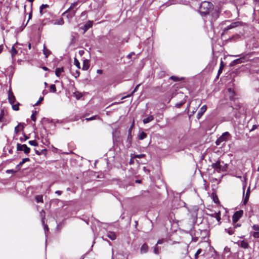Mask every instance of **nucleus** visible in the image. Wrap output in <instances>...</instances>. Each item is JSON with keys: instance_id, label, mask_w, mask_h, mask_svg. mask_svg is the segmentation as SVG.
<instances>
[{"instance_id": "1", "label": "nucleus", "mask_w": 259, "mask_h": 259, "mask_svg": "<svg viewBox=\"0 0 259 259\" xmlns=\"http://www.w3.org/2000/svg\"><path fill=\"white\" fill-rule=\"evenodd\" d=\"M213 8V5L208 2L204 1L201 3L200 7V13L202 16L208 14L209 11Z\"/></svg>"}, {"instance_id": "2", "label": "nucleus", "mask_w": 259, "mask_h": 259, "mask_svg": "<svg viewBox=\"0 0 259 259\" xmlns=\"http://www.w3.org/2000/svg\"><path fill=\"white\" fill-rule=\"evenodd\" d=\"M243 211L240 210L236 211L232 216V221L233 223H236L242 217Z\"/></svg>"}, {"instance_id": "3", "label": "nucleus", "mask_w": 259, "mask_h": 259, "mask_svg": "<svg viewBox=\"0 0 259 259\" xmlns=\"http://www.w3.org/2000/svg\"><path fill=\"white\" fill-rule=\"evenodd\" d=\"M229 136L230 134L228 132H226L224 133L220 138L217 140L215 142L216 144L217 145H219L221 143L226 141Z\"/></svg>"}, {"instance_id": "4", "label": "nucleus", "mask_w": 259, "mask_h": 259, "mask_svg": "<svg viewBox=\"0 0 259 259\" xmlns=\"http://www.w3.org/2000/svg\"><path fill=\"white\" fill-rule=\"evenodd\" d=\"M17 150L18 151H23L26 154H28L30 151V148L26 145L19 143L17 144Z\"/></svg>"}, {"instance_id": "5", "label": "nucleus", "mask_w": 259, "mask_h": 259, "mask_svg": "<svg viewBox=\"0 0 259 259\" xmlns=\"http://www.w3.org/2000/svg\"><path fill=\"white\" fill-rule=\"evenodd\" d=\"M240 24L239 22H235L232 23L230 25H227L224 29V31L225 32L229 29H233L235 28L236 27L238 26Z\"/></svg>"}, {"instance_id": "6", "label": "nucleus", "mask_w": 259, "mask_h": 259, "mask_svg": "<svg viewBox=\"0 0 259 259\" xmlns=\"http://www.w3.org/2000/svg\"><path fill=\"white\" fill-rule=\"evenodd\" d=\"M76 10H70V11L68 12L67 13H65V12L63 13L62 15L66 16V18L70 20L72 19L75 15Z\"/></svg>"}, {"instance_id": "7", "label": "nucleus", "mask_w": 259, "mask_h": 259, "mask_svg": "<svg viewBox=\"0 0 259 259\" xmlns=\"http://www.w3.org/2000/svg\"><path fill=\"white\" fill-rule=\"evenodd\" d=\"M211 167L216 169L217 171L223 170V168H222V165H221V162L220 161H217L215 163H213L211 164Z\"/></svg>"}, {"instance_id": "8", "label": "nucleus", "mask_w": 259, "mask_h": 259, "mask_svg": "<svg viewBox=\"0 0 259 259\" xmlns=\"http://www.w3.org/2000/svg\"><path fill=\"white\" fill-rule=\"evenodd\" d=\"M207 109V106L206 105H203L202 106L201 108L200 109L197 115V119H199L203 113L206 111Z\"/></svg>"}, {"instance_id": "9", "label": "nucleus", "mask_w": 259, "mask_h": 259, "mask_svg": "<svg viewBox=\"0 0 259 259\" xmlns=\"http://www.w3.org/2000/svg\"><path fill=\"white\" fill-rule=\"evenodd\" d=\"M210 216L211 217H213V218H215L217 219V221L219 222V224H221V212H220V211H219L218 212H215V213H212V214H210Z\"/></svg>"}, {"instance_id": "10", "label": "nucleus", "mask_w": 259, "mask_h": 259, "mask_svg": "<svg viewBox=\"0 0 259 259\" xmlns=\"http://www.w3.org/2000/svg\"><path fill=\"white\" fill-rule=\"evenodd\" d=\"M148 250V246L146 243H144L140 248L141 253H146Z\"/></svg>"}, {"instance_id": "11", "label": "nucleus", "mask_w": 259, "mask_h": 259, "mask_svg": "<svg viewBox=\"0 0 259 259\" xmlns=\"http://www.w3.org/2000/svg\"><path fill=\"white\" fill-rule=\"evenodd\" d=\"M244 60H245V58L244 57H242V58H240L234 60L231 63V65H234L235 64H239V63H241L242 62H244Z\"/></svg>"}, {"instance_id": "12", "label": "nucleus", "mask_w": 259, "mask_h": 259, "mask_svg": "<svg viewBox=\"0 0 259 259\" xmlns=\"http://www.w3.org/2000/svg\"><path fill=\"white\" fill-rule=\"evenodd\" d=\"M15 100H16L15 97L13 95L12 93L9 92V101L11 105L14 104L15 102Z\"/></svg>"}, {"instance_id": "13", "label": "nucleus", "mask_w": 259, "mask_h": 259, "mask_svg": "<svg viewBox=\"0 0 259 259\" xmlns=\"http://www.w3.org/2000/svg\"><path fill=\"white\" fill-rule=\"evenodd\" d=\"M90 67L89 61L88 60H84L82 65V70H87Z\"/></svg>"}, {"instance_id": "14", "label": "nucleus", "mask_w": 259, "mask_h": 259, "mask_svg": "<svg viewBox=\"0 0 259 259\" xmlns=\"http://www.w3.org/2000/svg\"><path fill=\"white\" fill-rule=\"evenodd\" d=\"M78 4V2H75L73 3H72L70 6V7L65 11V13H68V12L70 11V10H74V9L75 7H76Z\"/></svg>"}, {"instance_id": "15", "label": "nucleus", "mask_w": 259, "mask_h": 259, "mask_svg": "<svg viewBox=\"0 0 259 259\" xmlns=\"http://www.w3.org/2000/svg\"><path fill=\"white\" fill-rule=\"evenodd\" d=\"M24 125L22 123H19L17 126L15 127L14 132L15 134H18L20 130H23Z\"/></svg>"}, {"instance_id": "16", "label": "nucleus", "mask_w": 259, "mask_h": 259, "mask_svg": "<svg viewBox=\"0 0 259 259\" xmlns=\"http://www.w3.org/2000/svg\"><path fill=\"white\" fill-rule=\"evenodd\" d=\"M53 24L54 25H62L64 24V20L62 18H60L59 19L53 21Z\"/></svg>"}, {"instance_id": "17", "label": "nucleus", "mask_w": 259, "mask_h": 259, "mask_svg": "<svg viewBox=\"0 0 259 259\" xmlns=\"http://www.w3.org/2000/svg\"><path fill=\"white\" fill-rule=\"evenodd\" d=\"M93 22L89 21L84 25V31H86L87 30L91 28L93 26Z\"/></svg>"}, {"instance_id": "18", "label": "nucleus", "mask_w": 259, "mask_h": 259, "mask_svg": "<svg viewBox=\"0 0 259 259\" xmlns=\"http://www.w3.org/2000/svg\"><path fill=\"white\" fill-rule=\"evenodd\" d=\"M153 119H154L153 116L152 115H150L148 117L144 118L143 120V122L144 124H146V123H148L152 121V120H153Z\"/></svg>"}, {"instance_id": "19", "label": "nucleus", "mask_w": 259, "mask_h": 259, "mask_svg": "<svg viewBox=\"0 0 259 259\" xmlns=\"http://www.w3.org/2000/svg\"><path fill=\"white\" fill-rule=\"evenodd\" d=\"M64 72L63 67L57 68L55 70V74L57 76H60L61 73Z\"/></svg>"}, {"instance_id": "20", "label": "nucleus", "mask_w": 259, "mask_h": 259, "mask_svg": "<svg viewBox=\"0 0 259 259\" xmlns=\"http://www.w3.org/2000/svg\"><path fill=\"white\" fill-rule=\"evenodd\" d=\"M132 135H128L127 140H126V147L127 148H130L132 144Z\"/></svg>"}, {"instance_id": "21", "label": "nucleus", "mask_w": 259, "mask_h": 259, "mask_svg": "<svg viewBox=\"0 0 259 259\" xmlns=\"http://www.w3.org/2000/svg\"><path fill=\"white\" fill-rule=\"evenodd\" d=\"M225 230L230 235H233L235 232V229L233 227H230L228 229H225Z\"/></svg>"}, {"instance_id": "22", "label": "nucleus", "mask_w": 259, "mask_h": 259, "mask_svg": "<svg viewBox=\"0 0 259 259\" xmlns=\"http://www.w3.org/2000/svg\"><path fill=\"white\" fill-rule=\"evenodd\" d=\"M107 237L112 240H114L116 239L115 234L112 232H109L108 233Z\"/></svg>"}, {"instance_id": "23", "label": "nucleus", "mask_w": 259, "mask_h": 259, "mask_svg": "<svg viewBox=\"0 0 259 259\" xmlns=\"http://www.w3.org/2000/svg\"><path fill=\"white\" fill-rule=\"evenodd\" d=\"M44 54L45 55L46 57L47 58L51 54V52L49 50H48L44 45V50H43Z\"/></svg>"}, {"instance_id": "24", "label": "nucleus", "mask_w": 259, "mask_h": 259, "mask_svg": "<svg viewBox=\"0 0 259 259\" xmlns=\"http://www.w3.org/2000/svg\"><path fill=\"white\" fill-rule=\"evenodd\" d=\"M35 200L37 203H38V202L43 203L44 202L43 197H42V195H36L35 196Z\"/></svg>"}, {"instance_id": "25", "label": "nucleus", "mask_w": 259, "mask_h": 259, "mask_svg": "<svg viewBox=\"0 0 259 259\" xmlns=\"http://www.w3.org/2000/svg\"><path fill=\"white\" fill-rule=\"evenodd\" d=\"M240 246L245 249L247 248L248 247V243L244 240H242L241 241Z\"/></svg>"}, {"instance_id": "26", "label": "nucleus", "mask_w": 259, "mask_h": 259, "mask_svg": "<svg viewBox=\"0 0 259 259\" xmlns=\"http://www.w3.org/2000/svg\"><path fill=\"white\" fill-rule=\"evenodd\" d=\"M40 215L41 218V223L42 224H44L45 219V211L44 210H41L40 211Z\"/></svg>"}, {"instance_id": "27", "label": "nucleus", "mask_w": 259, "mask_h": 259, "mask_svg": "<svg viewBox=\"0 0 259 259\" xmlns=\"http://www.w3.org/2000/svg\"><path fill=\"white\" fill-rule=\"evenodd\" d=\"M146 137H147V134L145 133H144V132H141L138 136V138L140 140H142L146 138Z\"/></svg>"}, {"instance_id": "28", "label": "nucleus", "mask_w": 259, "mask_h": 259, "mask_svg": "<svg viewBox=\"0 0 259 259\" xmlns=\"http://www.w3.org/2000/svg\"><path fill=\"white\" fill-rule=\"evenodd\" d=\"M224 66H225V64H224L223 61H221L220 67L218 70V76H219L220 74L222 72V70H223V67H224Z\"/></svg>"}, {"instance_id": "29", "label": "nucleus", "mask_w": 259, "mask_h": 259, "mask_svg": "<svg viewBox=\"0 0 259 259\" xmlns=\"http://www.w3.org/2000/svg\"><path fill=\"white\" fill-rule=\"evenodd\" d=\"M11 53L12 57H14L17 54V51L14 46H13L11 49Z\"/></svg>"}, {"instance_id": "30", "label": "nucleus", "mask_w": 259, "mask_h": 259, "mask_svg": "<svg viewBox=\"0 0 259 259\" xmlns=\"http://www.w3.org/2000/svg\"><path fill=\"white\" fill-rule=\"evenodd\" d=\"M140 84H139L137 85L136 87H135L134 90L133 91V92L132 93V94L131 95H127V96H125L124 97H122V99H124V98H125L126 97H130L131 96H132L134 93L137 92V91L138 90V88L140 87Z\"/></svg>"}, {"instance_id": "31", "label": "nucleus", "mask_w": 259, "mask_h": 259, "mask_svg": "<svg viewBox=\"0 0 259 259\" xmlns=\"http://www.w3.org/2000/svg\"><path fill=\"white\" fill-rule=\"evenodd\" d=\"M53 20H50V18L45 19L42 21V24L43 25H46V24H47V23H48L49 22H51L52 23H53Z\"/></svg>"}, {"instance_id": "32", "label": "nucleus", "mask_w": 259, "mask_h": 259, "mask_svg": "<svg viewBox=\"0 0 259 259\" xmlns=\"http://www.w3.org/2000/svg\"><path fill=\"white\" fill-rule=\"evenodd\" d=\"M50 91L51 92H53V93L56 92V85L55 84H53L50 85Z\"/></svg>"}, {"instance_id": "33", "label": "nucleus", "mask_w": 259, "mask_h": 259, "mask_svg": "<svg viewBox=\"0 0 259 259\" xmlns=\"http://www.w3.org/2000/svg\"><path fill=\"white\" fill-rule=\"evenodd\" d=\"M49 7V6L47 4L46 5H42L40 7V9H39V12L40 13L41 15L42 14V11L45 8H47Z\"/></svg>"}, {"instance_id": "34", "label": "nucleus", "mask_w": 259, "mask_h": 259, "mask_svg": "<svg viewBox=\"0 0 259 259\" xmlns=\"http://www.w3.org/2000/svg\"><path fill=\"white\" fill-rule=\"evenodd\" d=\"M37 114V112L36 111H34L31 116V119L33 121H36V115Z\"/></svg>"}, {"instance_id": "35", "label": "nucleus", "mask_w": 259, "mask_h": 259, "mask_svg": "<svg viewBox=\"0 0 259 259\" xmlns=\"http://www.w3.org/2000/svg\"><path fill=\"white\" fill-rule=\"evenodd\" d=\"M170 78L174 81H179V80L183 79V78H181L180 79L178 77H177L176 76H171L170 77Z\"/></svg>"}, {"instance_id": "36", "label": "nucleus", "mask_w": 259, "mask_h": 259, "mask_svg": "<svg viewBox=\"0 0 259 259\" xmlns=\"http://www.w3.org/2000/svg\"><path fill=\"white\" fill-rule=\"evenodd\" d=\"M201 252H202L201 249H199L197 250V251H196V252L195 253V255H194L195 259H198V255L199 254H200Z\"/></svg>"}, {"instance_id": "37", "label": "nucleus", "mask_w": 259, "mask_h": 259, "mask_svg": "<svg viewBox=\"0 0 259 259\" xmlns=\"http://www.w3.org/2000/svg\"><path fill=\"white\" fill-rule=\"evenodd\" d=\"M74 64L75 65V66L78 68H80V63L78 61V60L76 59V58H74Z\"/></svg>"}, {"instance_id": "38", "label": "nucleus", "mask_w": 259, "mask_h": 259, "mask_svg": "<svg viewBox=\"0 0 259 259\" xmlns=\"http://www.w3.org/2000/svg\"><path fill=\"white\" fill-rule=\"evenodd\" d=\"M19 103H17L16 104L14 105V104H13L12 105V108H13V109L14 110H15V111H18L19 110Z\"/></svg>"}, {"instance_id": "39", "label": "nucleus", "mask_w": 259, "mask_h": 259, "mask_svg": "<svg viewBox=\"0 0 259 259\" xmlns=\"http://www.w3.org/2000/svg\"><path fill=\"white\" fill-rule=\"evenodd\" d=\"M30 159L29 158H25L22 159V160L19 163V165H22L25 162L27 161H29Z\"/></svg>"}, {"instance_id": "40", "label": "nucleus", "mask_w": 259, "mask_h": 259, "mask_svg": "<svg viewBox=\"0 0 259 259\" xmlns=\"http://www.w3.org/2000/svg\"><path fill=\"white\" fill-rule=\"evenodd\" d=\"M28 143L30 145L34 146H36L38 145L37 143L36 142V141L35 140L29 141Z\"/></svg>"}, {"instance_id": "41", "label": "nucleus", "mask_w": 259, "mask_h": 259, "mask_svg": "<svg viewBox=\"0 0 259 259\" xmlns=\"http://www.w3.org/2000/svg\"><path fill=\"white\" fill-rule=\"evenodd\" d=\"M44 100V97H40L38 101L36 103H35L33 106H37L38 105Z\"/></svg>"}, {"instance_id": "42", "label": "nucleus", "mask_w": 259, "mask_h": 259, "mask_svg": "<svg viewBox=\"0 0 259 259\" xmlns=\"http://www.w3.org/2000/svg\"><path fill=\"white\" fill-rule=\"evenodd\" d=\"M97 118H99V117H98V116L95 115V116H92V117H90V118H87L85 119V120H87V121H90V120H92L96 119H97Z\"/></svg>"}, {"instance_id": "43", "label": "nucleus", "mask_w": 259, "mask_h": 259, "mask_svg": "<svg viewBox=\"0 0 259 259\" xmlns=\"http://www.w3.org/2000/svg\"><path fill=\"white\" fill-rule=\"evenodd\" d=\"M253 237L255 238H259V232H254L252 234Z\"/></svg>"}, {"instance_id": "44", "label": "nucleus", "mask_w": 259, "mask_h": 259, "mask_svg": "<svg viewBox=\"0 0 259 259\" xmlns=\"http://www.w3.org/2000/svg\"><path fill=\"white\" fill-rule=\"evenodd\" d=\"M252 229L258 232V231H259V226L258 225H254L252 226Z\"/></svg>"}, {"instance_id": "45", "label": "nucleus", "mask_w": 259, "mask_h": 259, "mask_svg": "<svg viewBox=\"0 0 259 259\" xmlns=\"http://www.w3.org/2000/svg\"><path fill=\"white\" fill-rule=\"evenodd\" d=\"M134 126V123L130 126L128 131V135H132V130Z\"/></svg>"}, {"instance_id": "46", "label": "nucleus", "mask_w": 259, "mask_h": 259, "mask_svg": "<svg viewBox=\"0 0 259 259\" xmlns=\"http://www.w3.org/2000/svg\"><path fill=\"white\" fill-rule=\"evenodd\" d=\"M154 252L156 254H158L159 253L158 248L156 245V246L154 248Z\"/></svg>"}, {"instance_id": "47", "label": "nucleus", "mask_w": 259, "mask_h": 259, "mask_svg": "<svg viewBox=\"0 0 259 259\" xmlns=\"http://www.w3.org/2000/svg\"><path fill=\"white\" fill-rule=\"evenodd\" d=\"M144 157H145V154H139V155H136L135 156V157H137V158H143Z\"/></svg>"}, {"instance_id": "48", "label": "nucleus", "mask_w": 259, "mask_h": 259, "mask_svg": "<svg viewBox=\"0 0 259 259\" xmlns=\"http://www.w3.org/2000/svg\"><path fill=\"white\" fill-rule=\"evenodd\" d=\"M4 115V110H1L0 113V121L2 120Z\"/></svg>"}, {"instance_id": "49", "label": "nucleus", "mask_w": 259, "mask_h": 259, "mask_svg": "<svg viewBox=\"0 0 259 259\" xmlns=\"http://www.w3.org/2000/svg\"><path fill=\"white\" fill-rule=\"evenodd\" d=\"M16 171L14 169H8L6 170L7 174L14 173Z\"/></svg>"}, {"instance_id": "50", "label": "nucleus", "mask_w": 259, "mask_h": 259, "mask_svg": "<svg viewBox=\"0 0 259 259\" xmlns=\"http://www.w3.org/2000/svg\"><path fill=\"white\" fill-rule=\"evenodd\" d=\"M248 198H249V196H247V195H246L245 198H244V201H243V203L244 204H246V203L247 202V201L248 200Z\"/></svg>"}, {"instance_id": "51", "label": "nucleus", "mask_w": 259, "mask_h": 259, "mask_svg": "<svg viewBox=\"0 0 259 259\" xmlns=\"http://www.w3.org/2000/svg\"><path fill=\"white\" fill-rule=\"evenodd\" d=\"M163 242V239H160V240H158V241L157 242V244H156V245H157V244H161Z\"/></svg>"}, {"instance_id": "52", "label": "nucleus", "mask_w": 259, "mask_h": 259, "mask_svg": "<svg viewBox=\"0 0 259 259\" xmlns=\"http://www.w3.org/2000/svg\"><path fill=\"white\" fill-rule=\"evenodd\" d=\"M75 37L74 36H72L71 40L70 43L71 44H74L75 42Z\"/></svg>"}, {"instance_id": "53", "label": "nucleus", "mask_w": 259, "mask_h": 259, "mask_svg": "<svg viewBox=\"0 0 259 259\" xmlns=\"http://www.w3.org/2000/svg\"><path fill=\"white\" fill-rule=\"evenodd\" d=\"M135 53L134 52H132L130 54H129L128 55H127V58H128L129 59L131 58H132V56L134 55Z\"/></svg>"}, {"instance_id": "54", "label": "nucleus", "mask_w": 259, "mask_h": 259, "mask_svg": "<svg viewBox=\"0 0 259 259\" xmlns=\"http://www.w3.org/2000/svg\"><path fill=\"white\" fill-rule=\"evenodd\" d=\"M44 225V229H45V231H48L49 230V228H48V227L47 225L46 224H43Z\"/></svg>"}, {"instance_id": "55", "label": "nucleus", "mask_w": 259, "mask_h": 259, "mask_svg": "<svg viewBox=\"0 0 259 259\" xmlns=\"http://www.w3.org/2000/svg\"><path fill=\"white\" fill-rule=\"evenodd\" d=\"M188 246H186V249H185V254L186 255H187V254H188Z\"/></svg>"}, {"instance_id": "56", "label": "nucleus", "mask_w": 259, "mask_h": 259, "mask_svg": "<svg viewBox=\"0 0 259 259\" xmlns=\"http://www.w3.org/2000/svg\"><path fill=\"white\" fill-rule=\"evenodd\" d=\"M55 193L58 195H60L62 194V192L61 191L58 190L55 192Z\"/></svg>"}, {"instance_id": "57", "label": "nucleus", "mask_w": 259, "mask_h": 259, "mask_svg": "<svg viewBox=\"0 0 259 259\" xmlns=\"http://www.w3.org/2000/svg\"><path fill=\"white\" fill-rule=\"evenodd\" d=\"M103 72V71L101 69H98L97 70V73L98 74H102Z\"/></svg>"}, {"instance_id": "58", "label": "nucleus", "mask_w": 259, "mask_h": 259, "mask_svg": "<svg viewBox=\"0 0 259 259\" xmlns=\"http://www.w3.org/2000/svg\"><path fill=\"white\" fill-rule=\"evenodd\" d=\"M240 226H241L240 224H237L236 225H235L233 227V228H234V229H235L236 228L239 227H240Z\"/></svg>"}, {"instance_id": "59", "label": "nucleus", "mask_w": 259, "mask_h": 259, "mask_svg": "<svg viewBox=\"0 0 259 259\" xmlns=\"http://www.w3.org/2000/svg\"><path fill=\"white\" fill-rule=\"evenodd\" d=\"M3 50V46L0 45V54L2 53Z\"/></svg>"}, {"instance_id": "60", "label": "nucleus", "mask_w": 259, "mask_h": 259, "mask_svg": "<svg viewBox=\"0 0 259 259\" xmlns=\"http://www.w3.org/2000/svg\"><path fill=\"white\" fill-rule=\"evenodd\" d=\"M35 153L36 154H37L38 155H40V153L38 150H35Z\"/></svg>"}, {"instance_id": "61", "label": "nucleus", "mask_w": 259, "mask_h": 259, "mask_svg": "<svg viewBox=\"0 0 259 259\" xmlns=\"http://www.w3.org/2000/svg\"><path fill=\"white\" fill-rule=\"evenodd\" d=\"M31 17H32V12L30 13L29 14V20L31 18Z\"/></svg>"}, {"instance_id": "62", "label": "nucleus", "mask_w": 259, "mask_h": 259, "mask_svg": "<svg viewBox=\"0 0 259 259\" xmlns=\"http://www.w3.org/2000/svg\"><path fill=\"white\" fill-rule=\"evenodd\" d=\"M21 165H19V163L16 166V168L18 169V170H19L20 169V167L21 166Z\"/></svg>"}, {"instance_id": "63", "label": "nucleus", "mask_w": 259, "mask_h": 259, "mask_svg": "<svg viewBox=\"0 0 259 259\" xmlns=\"http://www.w3.org/2000/svg\"><path fill=\"white\" fill-rule=\"evenodd\" d=\"M42 69L44 70H48V68L46 67H42Z\"/></svg>"}, {"instance_id": "64", "label": "nucleus", "mask_w": 259, "mask_h": 259, "mask_svg": "<svg viewBox=\"0 0 259 259\" xmlns=\"http://www.w3.org/2000/svg\"><path fill=\"white\" fill-rule=\"evenodd\" d=\"M79 53L82 55V54L83 53V51L81 50V51H79Z\"/></svg>"}]
</instances>
